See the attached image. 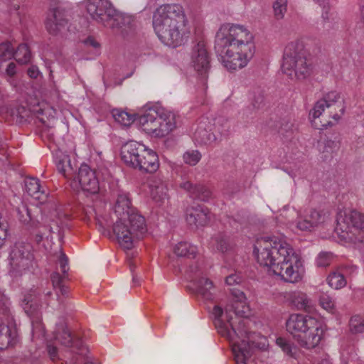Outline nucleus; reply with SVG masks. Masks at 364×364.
<instances>
[{
    "mask_svg": "<svg viewBox=\"0 0 364 364\" xmlns=\"http://www.w3.org/2000/svg\"><path fill=\"white\" fill-rule=\"evenodd\" d=\"M254 252L258 263L269 267L284 281L296 283L301 280V259L286 241L275 236L262 237L255 245Z\"/></svg>",
    "mask_w": 364,
    "mask_h": 364,
    "instance_id": "nucleus-1",
    "label": "nucleus"
},
{
    "mask_svg": "<svg viewBox=\"0 0 364 364\" xmlns=\"http://www.w3.org/2000/svg\"><path fill=\"white\" fill-rule=\"evenodd\" d=\"M215 50L228 70L242 68L255 52L253 36L243 26L223 24L215 36Z\"/></svg>",
    "mask_w": 364,
    "mask_h": 364,
    "instance_id": "nucleus-2",
    "label": "nucleus"
},
{
    "mask_svg": "<svg viewBox=\"0 0 364 364\" xmlns=\"http://www.w3.org/2000/svg\"><path fill=\"white\" fill-rule=\"evenodd\" d=\"M19 220L28 228L38 230L36 241L40 242L46 237L53 239L56 234L60 240L64 236L63 230L68 226L70 215L60 208H55L49 215H43L38 208H29L21 204L16 208Z\"/></svg>",
    "mask_w": 364,
    "mask_h": 364,
    "instance_id": "nucleus-3",
    "label": "nucleus"
},
{
    "mask_svg": "<svg viewBox=\"0 0 364 364\" xmlns=\"http://www.w3.org/2000/svg\"><path fill=\"white\" fill-rule=\"evenodd\" d=\"M187 23L184 9L178 4H163L153 15V26L157 36L169 46L175 47L182 43Z\"/></svg>",
    "mask_w": 364,
    "mask_h": 364,
    "instance_id": "nucleus-4",
    "label": "nucleus"
},
{
    "mask_svg": "<svg viewBox=\"0 0 364 364\" xmlns=\"http://www.w3.org/2000/svg\"><path fill=\"white\" fill-rule=\"evenodd\" d=\"M213 315L215 326L220 334L230 340L233 339L232 333L242 338L240 343L234 344L232 351L236 364H247V360L251 358L256 347L255 342L250 340L252 333L248 331L247 327L249 320L246 318L240 319L238 325L235 326L232 321V317L228 316V320L225 322L222 319L223 310L218 305L214 306Z\"/></svg>",
    "mask_w": 364,
    "mask_h": 364,
    "instance_id": "nucleus-5",
    "label": "nucleus"
},
{
    "mask_svg": "<svg viewBox=\"0 0 364 364\" xmlns=\"http://www.w3.org/2000/svg\"><path fill=\"white\" fill-rule=\"evenodd\" d=\"M286 327L299 345L306 349L316 348L323 335L322 325L318 320L301 314L290 315L286 321Z\"/></svg>",
    "mask_w": 364,
    "mask_h": 364,
    "instance_id": "nucleus-6",
    "label": "nucleus"
},
{
    "mask_svg": "<svg viewBox=\"0 0 364 364\" xmlns=\"http://www.w3.org/2000/svg\"><path fill=\"white\" fill-rule=\"evenodd\" d=\"M137 120L143 131L157 137L166 136L176 127L174 113L156 106L146 109Z\"/></svg>",
    "mask_w": 364,
    "mask_h": 364,
    "instance_id": "nucleus-7",
    "label": "nucleus"
},
{
    "mask_svg": "<svg viewBox=\"0 0 364 364\" xmlns=\"http://www.w3.org/2000/svg\"><path fill=\"white\" fill-rule=\"evenodd\" d=\"M282 71L291 78L304 80L309 77L313 65L306 58L304 46L299 42H291L285 48L282 65Z\"/></svg>",
    "mask_w": 364,
    "mask_h": 364,
    "instance_id": "nucleus-8",
    "label": "nucleus"
},
{
    "mask_svg": "<svg viewBox=\"0 0 364 364\" xmlns=\"http://www.w3.org/2000/svg\"><path fill=\"white\" fill-rule=\"evenodd\" d=\"M121 157L127 165L146 173H154L159 167L156 152L136 141L125 144L121 149Z\"/></svg>",
    "mask_w": 364,
    "mask_h": 364,
    "instance_id": "nucleus-9",
    "label": "nucleus"
},
{
    "mask_svg": "<svg viewBox=\"0 0 364 364\" xmlns=\"http://www.w3.org/2000/svg\"><path fill=\"white\" fill-rule=\"evenodd\" d=\"M345 109L344 101L341 94L336 91H331L326 93L315 103L313 109L309 112V117L316 129L321 128L317 127L316 119L322 117L325 123L322 124L321 127L326 128L333 124L328 119H333L336 123L338 122L344 114Z\"/></svg>",
    "mask_w": 364,
    "mask_h": 364,
    "instance_id": "nucleus-10",
    "label": "nucleus"
},
{
    "mask_svg": "<svg viewBox=\"0 0 364 364\" xmlns=\"http://www.w3.org/2000/svg\"><path fill=\"white\" fill-rule=\"evenodd\" d=\"M113 231L120 245L127 250H131L134 243L143 237L147 231L144 218L136 210L127 216L124 220H117Z\"/></svg>",
    "mask_w": 364,
    "mask_h": 364,
    "instance_id": "nucleus-11",
    "label": "nucleus"
},
{
    "mask_svg": "<svg viewBox=\"0 0 364 364\" xmlns=\"http://www.w3.org/2000/svg\"><path fill=\"white\" fill-rule=\"evenodd\" d=\"M55 338L63 346L71 348V353H75L70 360V364H78L83 361V357L87 353V348L83 345L79 338H74L68 329L65 323H60L57 326L55 333Z\"/></svg>",
    "mask_w": 364,
    "mask_h": 364,
    "instance_id": "nucleus-12",
    "label": "nucleus"
},
{
    "mask_svg": "<svg viewBox=\"0 0 364 364\" xmlns=\"http://www.w3.org/2000/svg\"><path fill=\"white\" fill-rule=\"evenodd\" d=\"M191 64L198 77L205 82L210 70V55L203 39L196 41L191 53Z\"/></svg>",
    "mask_w": 364,
    "mask_h": 364,
    "instance_id": "nucleus-13",
    "label": "nucleus"
},
{
    "mask_svg": "<svg viewBox=\"0 0 364 364\" xmlns=\"http://www.w3.org/2000/svg\"><path fill=\"white\" fill-rule=\"evenodd\" d=\"M51 295L50 291L45 292L42 287H33L24 293L21 306L28 316L38 317L41 314L43 308L42 297H44L46 305H48L46 299Z\"/></svg>",
    "mask_w": 364,
    "mask_h": 364,
    "instance_id": "nucleus-14",
    "label": "nucleus"
},
{
    "mask_svg": "<svg viewBox=\"0 0 364 364\" xmlns=\"http://www.w3.org/2000/svg\"><path fill=\"white\" fill-rule=\"evenodd\" d=\"M68 22L66 9L56 5L49 9L45 24L50 34L57 36L68 29Z\"/></svg>",
    "mask_w": 364,
    "mask_h": 364,
    "instance_id": "nucleus-15",
    "label": "nucleus"
},
{
    "mask_svg": "<svg viewBox=\"0 0 364 364\" xmlns=\"http://www.w3.org/2000/svg\"><path fill=\"white\" fill-rule=\"evenodd\" d=\"M87 12L90 17L105 27L115 14V9L108 0H87L85 3Z\"/></svg>",
    "mask_w": 364,
    "mask_h": 364,
    "instance_id": "nucleus-16",
    "label": "nucleus"
},
{
    "mask_svg": "<svg viewBox=\"0 0 364 364\" xmlns=\"http://www.w3.org/2000/svg\"><path fill=\"white\" fill-rule=\"evenodd\" d=\"M73 183H78L84 192L90 194H96L100 190L96 173L87 164L81 165L77 175L73 178Z\"/></svg>",
    "mask_w": 364,
    "mask_h": 364,
    "instance_id": "nucleus-17",
    "label": "nucleus"
},
{
    "mask_svg": "<svg viewBox=\"0 0 364 364\" xmlns=\"http://www.w3.org/2000/svg\"><path fill=\"white\" fill-rule=\"evenodd\" d=\"M10 265L17 272H21L29 267L32 259L28 246L23 243H16L12 247L9 255Z\"/></svg>",
    "mask_w": 364,
    "mask_h": 364,
    "instance_id": "nucleus-18",
    "label": "nucleus"
},
{
    "mask_svg": "<svg viewBox=\"0 0 364 364\" xmlns=\"http://www.w3.org/2000/svg\"><path fill=\"white\" fill-rule=\"evenodd\" d=\"M106 27L125 36L134 32L136 21L133 16L115 10V14L110 18Z\"/></svg>",
    "mask_w": 364,
    "mask_h": 364,
    "instance_id": "nucleus-19",
    "label": "nucleus"
},
{
    "mask_svg": "<svg viewBox=\"0 0 364 364\" xmlns=\"http://www.w3.org/2000/svg\"><path fill=\"white\" fill-rule=\"evenodd\" d=\"M350 226L358 230V235L364 230V214L353 210L345 213L344 217L337 219V226L336 230L339 232L348 233L350 230Z\"/></svg>",
    "mask_w": 364,
    "mask_h": 364,
    "instance_id": "nucleus-20",
    "label": "nucleus"
},
{
    "mask_svg": "<svg viewBox=\"0 0 364 364\" xmlns=\"http://www.w3.org/2000/svg\"><path fill=\"white\" fill-rule=\"evenodd\" d=\"M324 220L320 212L311 209L304 216H299L296 221V228L301 231H311Z\"/></svg>",
    "mask_w": 364,
    "mask_h": 364,
    "instance_id": "nucleus-21",
    "label": "nucleus"
},
{
    "mask_svg": "<svg viewBox=\"0 0 364 364\" xmlns=\"http://www.w3.org/2000/svg\"><path fill=\"white\" fill-rule=\"evenodd\" d=\"M208 210L200 205L190 207L186 210V220L190 225L205 226L209 221Z\"/></svg>",
    "mask_w": 364,
    "mask_h": 364,
    "instance_id": "nucleus-22",
    "label": "nucleus"
},
{
    "mask_svg": "<svg viewBox=\"0 0 364 364\" xmlns=\"http://www.w3.org/2000/svg\"><path fill=\"white\" fill-rule=\"evenodd\" d=\"M43 113L44 110L42 109L31 111L24 106H19L16 109V122L20 124L30 122L35 114L36 117L48 129L54 127L53 123L51 124L49 119L47 120L43 117Z\"/></svg>",
    "mask_w": 364,
    "mask_h": 364,
    "instance_id": "nucleus-23",
    "label": "nucleus"
},
{
    "mask_svg": "<svg viewBox=\"0 0 364 364\" xmlns=\"http://www.w3.org/2000/svg\"><path fill=\"white\" fill-rule=\"evenodd\" d=\"M180 187L189 193L191 198L207 202L212 197L211 191L201 184H193L190 181H185L180 184Z\"/></svg>",
    "mask_w": 364,
    "mask_h": 364,
    "instance_id": "nucleus-24",
    "label": "nucleus"
},
{
    "mask_svg": "<svg viewBox=\"0 0 364 364\" xmlns=\"http://www.w3.org/2000/svg\"><path fill=\"white\" fill-rule=\"evenodd\" d=\"M136 210L131 206V202L125 194H119L114 205V213L117 215L118 220H124L127 216Z\"/></svg>",
    "mask_w": 364,
    "mask_h": 364,
    "instance_id": "nucleus-25",
    "label": "nucleus"
},
{
    "mask_svg": "<svg viewBox=\"0 0 364 364\" xmlns=\"http://www.w3.org/2000/svg\"><path fill=\"white\" fill-rule=\"evenodd\" d=\"M25 189L27 193L38 200H44L47 195L42 188L40 181L36 178H27L25 180Z\"/></svg>",
    "mask_w": 364,
    "mask_h": 364,
    "instance_id": "nucleus-26",
    "label": "nucleus"
},
{
    "mask_svg": "<svg viewBox=\"0 0 364 364\" xmlns=\"http://www.w3.org/2000/svg\"><path fill=\"white\" fill-rule=\"evenodd\" d=\"M196 293L201 296L205 301H213L214 294L212 292L213 289V282L207 278H200L195 283Z\"/></svg>",
    "mask_w": 364,
    "mask_h": 364,
    "instance_id": "nucleus-27",
    "label": "nucleus"
},
{
    "mask_svg": "<svg viewBox=\"0 0 364 364\" xmlns=\"http://www.w3.org/2000/svg\"><path fill=\"white\" fill-rule=\"evenodd\" d=\"M16 332L4 323H0V350L7 348L15 343Z\"/></svg>",
    "mask_w": 364,
    "mask_h": 364,
    "instance_id": "nucleus-28",
    "label": "nucleus"
},
{
    "mask_svg": "<svg viewBox=\"0 0 364 364\" xmlns=\"http://www.w3.org/2000/svg\"><path fill=\"white\" fill-rule=\"evenodd\" d=\"M291 301L298 310L311 311L313 309L312 300L304 292H294L291 296Z\"/></svg>",
    "mask_w": 364,
    "mask_h": 364,
    "instance_id": "nucleus-29",
    "label": "nucleus"
},
{
    "mask_svg": "<svg viewBox=\"0 0 364 364\" xmlns=\"http://www.w3.org/2000/svg\"><path fill=\"white\" fill-rule=\"evenodd\" d=\"M57 169L65 178H71L73 175V168L70 164V159L68 155L62 154L56 157Z\"/></svg>",
    "mask_w": 364,
    "mask_h": 364,
    "instance_id": "nucleus-30",
    "label": "nucleus"
},
{
    "mask_svg": "<svg viewBox=\"0 0 364 364\" xmlns=\"http://www.w3.org/2000/svg\"><path fill=\"white\" fill-rule=\"evenodd\" d=\"M232 311L235 316L247 317L250 314V308L245 301H230L225 307L226 320L229 313Z\"/></svg>",
    "mask_w": 364,
    "mask_h": 364,
    "instance_id": "nucleus-31",
    "label": "nucleus"
},
{
    "mask_svg": "<svg viewBox=\"0 0 364 364\" xmlns=\"http://www.w3.org/2000/svg\"><path fill=\"white\" fill-rule=\"evenodd\" d=\"M174 253L178 257L189 259L195 258L197 253V247L186 242H181L176 245Z\"/></svg>",
    "mask_w": 364,
    "mask_h": 364,
    "instance_id": "nucleus-32",
    "label": "nucleus"
},
{
    "mask_svg": "<svg viewBox=\"0 0 364 364\" xmlns=\"http://www.w3.org/2000/svg\"><path fill=\"white\" fill-rule=\"evenodd\" d=\"M115 121L124 127L130 126L135 120L136 116L125 111L114 109L112 112Z\"/></svg>",
    "mask_w": 364,
    "mask_h": 364,
    "instance_id": "nucleus-33",
    "label": "nucleus"
},
{
    "mask_svg": "<svg viewBox=\"0 0 364 364\" xmlns=\"http://www.w3.org/2000/svg\"><path fill=\"white\" fill-rule=\"evenodd\" d=\"M194 137L196 141L205 144L215 142L217 139V137L213 133L207 131L201 127L196 130Z\"/></svg>",
    "mask_w": 364,
    "mask_h": 364,
    "instance_id": "nucleus-34",
    "label": "nucleus"
},
{
    "mask_svg": "<svg viewBox=\"0 0 364 364\" xmlns=\"http://www.w3.org/2000/svg\"><path fill=\"white\" fill-rule=\"evenodd\" d=\"M276 343L279 346L283 352L291 358H295L297 353V348L286 338L279 337L276 340Z\"/></svg>",
    "mask_w": 364,
    "mask_h": 364,
    "instance_id": "nucleus-35",
    "label": "nucleus"
},
{
    "mask_svg": "<svg viewBox=\"0 0 364 364\" xmlns=\"http://www.w3.org/2000/svg\"><path fill=\"white\" fill-rule=\"evenodd\" d=\"M327 282L331 287L335 289H341L346 285V280L343 274L336 272L328 275Z\"/></svg>",
    "mask_w": 364,
    "mask_h": 364,
    "instance_id": "nucleus-36",
    "label": "nucleus"
},
{
    "mask_svg": "<svg viewBox=\"0 0 364 364\" xmlns=\"http://www.w3.org/2000/svg\"><path fill=\"white\" fill-rule=\"evenodd\" d=\"M16 60L21 64H26L31 60V51L26 44H21L14 52Z\"/></svg>",
    "mask_w": 364,
    "mask_h": 364,
    "instance_id": "nucleus-37",
    "label": "nucleus"
},
{
    "mask_svg": "<svg viewBox=\"0 0 364 364\" xmlns=\"http://www.w3.org/2000/svg\"><path fill=\"white\" fill-rule=\"evenodd\" d=\"M14 57V48L11 43L4 42L0 44V62L6 61Z\"/></svg>",
    "mask_w": 364,
    "mask_h": 364,
    "instance_id": "nucleus-38",
    "label": "nucleus"
},
{
    "mask_svg": "<svg viewBox=\"0 0 364 364\" xmlns=\"http://www.w3.org/2000/svg\"><path fill=\"white\" fill-rule=\"evenodd\" d=\"M213 240L219 251L225 252L230 249L229 240L226 235L218 234Z\"/></svg>",
    "mask_w": 364,
    "mask_h": 364,
    "instance_id": "nucleus-39",
    "label": "nucleus"
},
{
    "mask_svg": "<svg viewBox=\"0 0 364 364\" xmlns=\"http://www.w3.org/2000/svg\"><path fill=\"white\" fill-rule=\"evenodd\" d=\"M287 0H277L273 4L274 16L277 20H281L284 18L287 11Z\"/></svg>",
    "mask_w": 364,
    "mask_h": 364,
    "instance_id": "nucleus-40",
    "label": "nucleus"
},
{
    "mask_svg": "<svg viewBox=\"0 0 364 364\" xmlns=\"http://www.w3.org/2000/svg\"><path fill=\"white\" fill-rule=\"evenodd\" d=\"M350 329L353 333H364V320H360L358 316L352 317L350 320Z\"/></svg>",
    "mask_w": 364,
    "mask_h": 364,
    "instance_id": "nucleus-41",
    "label": "nucleus"
},
{
    "mask_svg": "<svg viewBox=\"0 0 364 364\" xmlns=\"http://www.w3.org/2000/svg\"><path fill=\"white\" fill-rule=\"evenodd\" d=\"M183 161L190 166H195L200 160L201 154L198 151H186L183 156Z\"/></svg>",
    "mask_w": 364,
    "mask_h": 364,
    "instance_id": "nucleus-42",
    "label": "nucleus"
},
{
    "mask_svg": "<svg viewBox=\"0 0 364 364\" xmlns=\"http://www.w3.org/2000/svg\"><path fill=\"white\" fill-rule=\"evenodd\" d=\"M320 305L327 311H331L334 309L335 301L331 296L327 294H322L319 296Z\"/></svg>",
    "mask_w": 364,
    "mask_h": 364,
    "instance_id": "nucleus-43",
    "label": "nucleus"
},
{
    "mask_svg": "<svg viewBox=\"0 0 364 364\" xmlns=\"http://www.w3.org/2000/svg\"><path fill=\"white\" fill-rule=\"evenodd\" d=\"M215 129H217L221 134H227L229 129L228 121L223 118H219L215 123Z\"/></svg>",
    "mask_w": 364,
    "mask_h": 364,
    "instance_id": "nucleus-44",
    "label": "nucleus"
},
{
    "mask_svg": "<svg viewBox=\"0 0 364 364\" xmlns=\"http://www.w3.org/2000/svg\"><path fill=\"white\" fill-rule=\"evenodd\" d=\"M331 257L326 252L320 253L316 259V264L318 267H325L329 265Z\"/></svg>",
    "mask_w": 364,
    "mask_h": 364,
    "instance_id": "nucleus-45",
    "label": "nucleus"
},
{
    "mask_svg": "<svg viewBox=\"0 0 364 364\" xmlns=\"http://www.w3.org/2000/svg\"><path fill=\"white\" fill-rule=\"evenodd\" d=\"M292 124L287 122L284 121L280 123V126L277 129V132L279 134L282 136H287L288 134H291L292 132Z\"/></svg>",
    "mask_w": 364,
    "mask_h": 364,
    "instance_id": "nucleus-46",
    "label": "nucleus"
},
{
    "mask_svg": "<svg viewBox=\"0 0 364 364\" xmlns=\"http://www.w3.org/2000/svg\"><path fill=\"white\" fill-rule=\"evenodd\" d=\"M264 104V95L262 92L258 91L257 93H255L254 97L252 100V106L256 108H260Z\"/></svg>",
    "mask_w": 364,
    "mask_h": 364,
    "instance_id": "nucleus-47",
    "label": "nucleus"
},
{
    "mask_svg": "<svg viewBox=\"0 0 364 364\" xmlns=\"http://www.w3.org/2000/svg\"><path fill=\"white\" fill-rule=\"evenodd\" d=\"M59 264L61 269V271L63 274H64V277H65V274H67L69 268H68V259L65 254L63 252L60 253V256L59 257Z\"/></svg>",
    "mask_w": 364,
    "mask_h": 364,
    "instance_id": "nucleus-48",
    "label": "nucleus"
},
{
    "mask_svg": "<svg viewBox=\"0 0 364 364\" xmlns=\"http://www.w3.org/2000/svg\"><path fill=\"white\" fill-rule=\"evenodd\" d=\"M230 291L232 295L231 301H245L246 297L243 291L237 289H232Z\"/></svg>",
    "mask_w": 364,
    "mask_h": 364,
    "instance_id": "nucleus-49",
    "label": "nucleus"
},
{
    "mask_svg": "<svg viewBox=\"0 0 364 364\" xmlns=\"http://www.w3.org/2000/svg\"><path fill=\"white\" fill-rule=\"evenodd\" d=\"M50 278L53 288L57 289L63 285L64 277L61 276L59 273L53 272L51 274Z\"/></svg>",
    "mask_w": 364,
    "mask_h": 364,
    "instance_id": "nucleus-50",
    "label": "nucleus"
},
{
    "mask_svg": "<svg viewBox=\"0 0 364 364\" xmlns=\"http://www.w3.org/2000/svg\"><path fill=\"white\" fill-rule=\"evenodd\" d=\"M6 236V229L3 223L2 214L0 213V248L4 245Z\"/></svg>",
    "mask_w": 364,
    "mask_h": 364,
    "instance_id": "nucleus-51",
    "label": "nucleus"
},
{
    "mask_svg": "<svg viewBox=\"0 0 364 364\" xmlns=\"http://www.w3.org/2000/svg\"><path fill=\"white\" fill-rule=\"evenodd\" d=\"M241 282H242V278L237 274H230L225 279V282L229 286L234 285V284H238Z\"/></svg>",
    "mask_w": 364,
    "mask_h": 364,
    "instance_id": "nucleus-52",
    "label": "nucleus"
},
{
    "mask_svg": "<svg viewBox=\"0 0 364 364\" xmlns=\"http://www.w3.org/2000/svg\"><path fill=\"white\" fill-rule=\"evenodd\" d=\"M47 351H48L50 358L53 361H55V360H58L59 358H58V348L55 346H54L53 345H48L47 346Z\"/></svg>",
    "mask_w": 364,
    "mask_h": 364,
    "instance_id": "nucleus-53",
    "label": "nucleus"
},
{
    "mask_svg": "<svg viewBox=\"0 0 364 364\" xmlns=\"http://www.w3.org/2000/svg\"><path fill=\"white\" fill-rule=\"evenodd\" d=\"M84 44L87 47H92L97 50H99L100 48V44L92 36L87 37L84 41Z\"/></svg>",
    "mask_w": 364,
    "mask_h": 364,
    "instance_id": "nucleus-54",
    "label": "nucleus"
},
{
    "mask_svg": "<svg viewBox=\"0 0 364 364\" xmlns=\"http://www.w3.org/2000/svg\"><path fill=\"white\" fill-rule=\"evenodd\" d=\"M16 65L14 63L11 62L9 63L6 69V74L10 77H13L16 74Z\"/></svg>",
    "mask_w": 364,
    "mask_h": 364,
    "instance_id": "nucleus-55",
    "label": "nucleus"
},
{
    "mask_svg": "<svg viewBox=\"0 0 364 364\" xmlns=\"http://www.w3.org/2000/svg\"><path fill=\"white\" fill-rule=\"evenodd\" d=\"M38 73H39V71L36 66L33 65V66L30 67L28 70V75L31 78H36L38 75Z\"/></svg>",
    "mask_w": 364,
    "mask_h": 364,
    "instance_id": "nucleus-56",
    "label": "nucleus"
},
{
    "mask_svg": "<svg viewBox=\"0 0 364 364\" xmlns=\"http://www.w3.org/2000/svg\"><path fill=\"white\" fill-rule=\"evenodd\" d=\"M323 11L322 13V19L324 23L328 22L331 18V15L329 14V7L328 9H323Z\"/></svg>",
    "mask_w": 364,
    "mask_h": 364,
    "instance_id": "nucleus-57",
    "label": "nucleus"
},
{
    "mask_svg": "<svg viewBox=\"0 0 364 364\" xmlns=\"http://www.w3.org/2000/svg\"><path fill=\"white\" fill-rule=\"evenodd\" d=\"M316 4H318L320 6H321L323 9H328V2L327 0H313Z\"/></svg>",
    "mask_w": 364,
    "mask_h": 364,
    "instance_id": "nucleus-58",
    "label": "nucleus"
},
{
    "mask_svg": "<svg viewBox=\"0 0 364 364\" xmlns=\"http://www.w3.org/2000/svg\"><path fill=\"white\" fill-rule=\"evenodd\" d=\"M58 289H59V291L62 296H65L68 294V288L64 284L59 287Z\"/></svg>",
    "mask_w": 364,
    "mask_h": 364,
    "instance_id": "nucleus-59",
    "label": "nucleus"
},
{
    "mask_svg": "<svg viewBox=\"0 0 364 364\" xmlns=\"http://www.w3.org/2000/svg\"><path fill=\"white\" fill-rule=\"evenodd\" d=\"M358 240L364 244V230L360 232V233L358 235Z\"/></svg>",
    "mask_w": 364,
    "mask_h": 364,
    "instance_id": "nucleus-60",
    "label": "nucleus"
},
{
    "mask_svg": "<svg viewBox=\"0 0 364 364\" xmlns=\"http://www.w3.org/2000/svg\"><path fill=\"white\" fill-rule=\"evenodd\" d=\"M360 17H361V21L364 24V5L362 6V9H361Z\"/></svg>",
    "mask_w": 364,
    "mask_h": 364,
    "instance_id": "nucleus-61",
    "label": "nucleus"
},
{
    "mask_svg": "<svg viewBox=\"0 0 364 364\" xmlns=\"http://www.w3.org/2000/svg\"><path fill=\"white\" fill-rule=\"evenodd\" d=\"M132 282L135 284H138L139 283L138 279L136 278V276H135L134 274L132 275Z\"/></svg>",
    "mask_w": 364,
    "mask_h": 364,
    "instance_id": "nucleus-62",
    "label": "nucleus"
},
{
    "mask_svg": "<svg viewBox=\"0 0 364 364\" xmlns=\"http://www.w3.org/2000/svg\"><path fill=\"white\" fill-rule=\"evenodd\" d=\"M98 225L100 228L105 229L106 225H105L101 221H98Z\"/></svg>",
    "mask_w": 364,
    "mask_h": 364,
    "instance_id": "nucleus-63",
    "label": "nucleus"
},
{
    "mask_svg": "<svg viewBox=\"0 0 364 364\" xmlns=\"http://www.w3.org/2000/svg\"><path fill=\"white\" fill-rule=\"evenodd\" d=\"M321 364H331L328 360H323Z\"/></svg>",
    "mask_w": 364,
    "mask_h": 364,
    "instance_id": "nucleus-64",
    "label": "nucleus"
}]
</instances>
